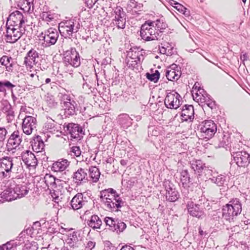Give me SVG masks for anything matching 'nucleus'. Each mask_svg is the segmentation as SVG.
<instances>
[{
    "instance_id": "obj_1",
    "label": "nucleus",
    "mask_w": 250,
    "mask_h": 250,
    "mask_svg": "<svg viewBox=\"0 0 250 250\" xmlns=\"http://www.w3.org/2000/svg\"><path fill=\"white\" fill-rule=\"evenodd\" d=\"M100 199L105 210L109 211H118L124 204L120 195L113 188L101 191Z\"/></svg>"
},
{
    "instance_id": "obj_2",
    "label": "nucleus",
    "mask_w": 250,
    "mask_h": 250,
    "mask_svg": "<svg viewBox=\"0 0 250 250\" xmlns=\"http://www.w3.org/2000/svg\"><path fill=\"white\" fill-rule=\"evenodd\" d=\"M242 210V204L239 199H232L223 207V217L229 222L234 221L236 217L241 214Z\"/></svg>"
},
{
    "instance_id": "obj_3",
    "label": "nucleus",
    "mask_w": 250,
    "mask_h": 250,
    "mask_svg": "<svg viewBox=\"0 0 250 250\" xmlns=\"http://www.w3.org/2000/svg\"><path fill=\"white\" fill-rule=\"evenodd\" d=\"M80 28L79 19L76 18L64 21L59 24V31L64 38H71L73 33H77Z\"/></svg>"
},
{
    "instance_id": "obj_4",
    "label": "nucleus",
    "mask_w": 250,
    "mask_h": 250,
    "mask_svg": "<svg viewBox=\"0 0 250 250\" xmlns=\"http://www.w3.org/2000/svg\"><path fill=\"white\" fill-rule=\"evenodd\" d=\"M162 34H160L156 29L152 27L148 21H146L143 24L140 30V36L142 39L145 41H151L158 40L162 37Z\"/></svg>"
},
{
    "instance_id": "obj_5",
    "label": "nucleus",
    "mask_w": 250,
    "mask_h": 250,
    "mask_svg": "<svg viewBox=\"0 0 250 250\" xmlns=\"http://www.w3.org/2000/svg\"><path fill=\"white\" fill-rule=\"evenodd\" d=\"M39 37L40 40L43 41L42 46L48 47L56 43L59 38V33L57 29L51 27L41 33Z\"/></svg>"
},
{
    "instance_id": "obj_6",
    "label": "nucleus",
    "mask_w": 250,
    "mask_h": 250,
    "mask_svg": "<svg viewBox=\"0 0 250 250\" xmlns=\"http://www.w3.org/2000/svg\"><path fill=\"white\" fill-rule=\"evenodd\" d=\"M201 137L203 139L209 140L211 138L217 131V125L211 120L203 122L199 126Z\"/></svg>"
},
{
    "instance_id": "obj_7",
    "label": "nucleus",
    "mask_w": 250,
    "mask_h": 250,
    "mask_svg": "<svg viewBox=\"0 0 250 250\" xmlns=\"http://www.w3.org/2000/svg\"><path fill=\"white\" fill-rule=\"evenodd\" d=\"M112 24L118 29H123L126 23V13L123 9L120 6L115 7L112 14Z\"/></svg>"
},
{
    "instance_id": "obj_8",
    "label": "nucleus",
    "mask_w": 250,
    "mask_h": 250,
    "mask_svg": "<svg viewBox=\"0 0 250 250\" xmlns=\"http://www.w3.org/2000/svg\"><path fill=\"white\" fill-rule=\"evenodd\" d=\"M63 61L66 64H69L74 67L80 65V57L76 48H71L64 52Z\"/></svg>"
},
{
    "instance_id": "obj_9",
    "label": "nucleus",
    "mask_w": 250,
    "mask_h": 250,
    "mask_svg": "<svg viewBox=\"0 0 250 250\" xmlns=\"http://www.w3.org/2000/svg\"><path fill=\"white\" fill-rule=\"evenodd\" d=\"M6 32L5 40L6 42L9 43H15L22 35L24 32V29L16 28V27L6 25Z\"/></svg>"
},
{
    "instance_id": "obj_10",
    "label": "nucleus",
    "mask_w": 250,
    "mask_h": 250,
    "mask_svg": "<svg viewBox=\"0 0 250 250\" xmlns=\"http://www.w3.org/2000/svg\"><path fill=\"white\" fill-rule=\"evenodd\" d=\"M163 185L166 190V200L170 202H174L178 200L180 194L173 183L169 180H165Z\"/></svg>"
},
{
    "instance_id": "obj_11",
    "label": "nucleus",
    "mask_w": 250,
    "mask_h": 250,
    "mask_svg": "<svg viewBox=\"0 0 250 250\" xmlns=\"http://www.w3.org/2000/svg\"><path fill=\"white\" fill-rule=\"evenodd\" d=\"M25 20L21 12L16 10L12 12L9 16L7 21L6 25L23 29V27H25L23 26Z\"/></svg>"
},
{
    "instance_id": "obj_12",
    "label": "nucleus",
    "mask_w": 250,
    "mask_h": 250,
    "mask_svg": "<svg viewBox=\"0 0 250 250\" xmlns=\"http://www.w3.org/2000/svg\"><path fill=\"white\" fill-rule=\"evenodd\" d=\"M181 97L177 92L168 93L165 99V104L168 108L177 109L181 104Z\"/></svg>"
},
{
    "instance_id": "obj_13",
    "label": "nucleus",
    "mask_w": 250,
    "mask_h": 250,
    "mask_svg": "<svg viewBox=\"0 0 250 250\" xmlns=\"http://www.w3.org/2000/svg\"><path fill=\"white\" fill-rule=\"evenodd\" d=\"M234 149L232 151L234 162L238 167H247L250 163V155L246 151H235Z\"/></svg>"
},
{
    "instance_id": "obj_14",
    "label": "nucleus",
    "mask_w": 250,
    "mask_h": 250,
    "mask_svg": "<svg viewBox=\"0 0 250 250\" xmlns=\"http://www.w3.org/2000/svg\"><path fill=\"white\" fill-rule=\"evenodd\" d=\"M22 133L19 130H15L11 134L6 144L7 151H13L19 146L22 142Z\"/></svg>"
},
{
    "instance_id": "obj_15",
    "label": "nucleus",
    "mask_w": 250,
    "mask_h": 250,
    "mask_svg": "<svg viewBox=\"0 0 250 250\" xmlns=\"http://www.w3.org/2000/svg\"><path fill=\"white\" fill-rule=\"evenodd\" d=\"M108 229L117 233L122 232L126 227V224L118 219H114L112 218L106 217L104 220Z\"/></svg>"
},
{
    "instance_id": "obj_16",
    "label": "nucleus",
    "mask_w": 250,
    "mask_h": 250,
    "mask_svg": "<svg viewBox=\"0 0 250 250\" xmlns=\"http://www.w3.org/2000/svg\"><path fill=\"white\" fill-rule=\"evenodd\" d=\"M38 52L34 48L31 49L26 54L24 58L23 64L25 65L26 69L29 70L33 67L37 62L36 60L39 58Z\"/></svg>"
},
{
    "instance_id": "obj_17",
    "label": "nucleus",
    "mask_w": 250,
    "mask_h": 250,
    "mask_svg": "<svg viewBox=\"0 0 250 250\" xmlns=\"http://www.w3.org/2000/svg\"><path fill=\"white\" fill-rule=\"evenodd\" d=\"M37 125L36 119L31 116H26L22 121V129L26 135L32 134L33 130L36 128Z\"/></svg>"
},
{
    "instance_id": "obj_18",
    "label": "nucleus",
    "mask_w": 250,
    "mask_h": 250,
    "mask_svg": "<svg viewBox=\"0 0 250 250\" xmlns=\"http://www.w3.org/2000/svg\"><path fill=\"white\" fill-rule=\"evenodd\" d=\"M22 161L29 169L34 168L38 164V161L35 155L29 150H25L21 153Z\"/></svg>"
},
{
    "instance_id": "obj_19",
    "label": "nucleus",
    "mask_w": 250,
    "mask_h": 250,
    "mask_svg": "<svg viewBox=\"0 0 250 250\" xmlns=\"http://www.w3.org/2000/svg\"><path fill=\"white\" fill-rule=\"evenodd\" d=\"M41 181L42 182L44 183L45 184V186L42 185V187L44 188H47L48 189H51L52 190L56 188L57 185H59L61 182L60 179L55 178L54 176L49 174H45L44 178Z\"/></svg>"
},
{
    "instance_id": "obj_20",
    "label": "nucleus",
    "mask_w": 250,
    "mask_h": 250,
    "mask_svg": "<svg viewBox=\"0 0 250 250\" xmlns=\"http://www.w3.org/2000/svg\"><path fill=\"white\" fill-rule=\"evenodd\" d=\"M68 133L70 135L71 139L81 140L83 134V129L78 124L73 123L69 124L67 126Z\"/></svg>"
},
{
    "instance_id": "obj_21",
    "label": "nucleus",
    "mask_w": 250,
    "mask_h": 250,
    "mask_svg": "<svg viewBox=\"0 0 250 250\" xmlns=\"http://www.w3.org/2000/svg\"><path fill=\"white\" fill-rule=\"evenodd\" d=\"M181 120L182 121L192 122L194 118V111L192 105H185L181 111Z\"/></svg>"
},
{
    "instance_id": "obj_22",
    "label": "nucleus",
    "mask_w": 250,
    "mask_h": 250,
    "mask_svg": "<svg viewBox=\"0 0 250 250\" xmlns=\"http://www.w3.org/2000/svg\"><path fill=\"white\" fill-rule=\"evenodd\" d=\"M200 206L199 204L194 203L192 201L188 202L187 206L189 214L197 218L201 217L204 214L202 208Z\"/></svg>"
},
{
    "instance_id": "obj_23",
    "label": "nucleus",
    "mask_w": 250,
    "mask_h": 250,
    "mask_svg": "<svg viewBox=\"0 0 250 250\" xmlns=\"http://www.w3.org/2000/svg\"><path fill=\"white\" fill-rule=\"evenodd\" d=\"M73 182L78 186L86 183L87 181L86 170L80 168L74 173L72 176Z\"/></svg>"
},
{
    "instance_id": "obj_24",
    "label": "nucleus",
    "mask_w": 250,
    "mask_h": 250,
    "mask_svg": "<svg viewBox=\"0 0 250 250\" xmlns=\"http://www.w3.org/2000/svg\"><path fill=\"white\" fill-rule=\"evenodd\" d=\"M14 188L8 187L0 194V202L11 201L17 199V195H15Z\"/></svg>"
},
{
    "instance_id": "obj_25",
    "label": "nucleus",
    "mask_w": 250,
    "mask_h": 250,
    "mask_svg": "<svg viewBox=\"0 0 250 250\" xmlns=\"http://www.w3.org/2000/svg\"><path fill=\"white\" fill-rule=\"evenodd\" d=\"M145 51L139 48H131L127 56L130 60H135L138 62H142L144 59Z\"/></svg>"
},
{
    "instance_id": "obj_26",
    "label": "nucleus",
    "mask_w": 250,
    "mask_h": 250,
    "mask_svg": "<svg viewBox=\"0 0 250 250\" xmlns=\"http://www.w3.org/2000/svg\"><path fill=\"white\" fill-rule=\"evenodd\" d=\"M70 162L67 159H62L54 162L51 170L54 172H62L65 170L69 166Z\"/></svg>"
},
{
    "instance_id": "obj_27",
    "label": "nucleus",
    "mask_w": 250,
    "mask_h": 250,
    "mask_svg": "<svg viewBox=\"0 0 250 250\" xmlns=\"http://www.w3.org/2000/svg\"><path fill=\"white\" fill-rule=\"evenodd\" d=\"M0 165L2 169L7 173L14 172L13 167V158L10 157H4L0 159Z\"/></svg>"
},
{
    "instance_id": "obj_28",
    "label": "nucleus",
    "mask_w": 250,
    "mask_h": 250,
    "mask_svg": "<svg viewBox=\"0 0 250 250\" xmlns=\"http://www.w3.org/2000/svg\"><path fill=\"white\" fill-rule=\"evenodd\" d=\"M86 203L83 199V194L82 193H78L74 196L71 201V206L74 210L81 208Z\"/></svg>"
},
{
    "instance_id": "obj_29",
    "label": "nucleus",
    "mask_w": 250,
    "mask_h": 250,
    "mask_svg": "<svg viewBox=\"0 0 250 250\" xmlns=\"http://www.w3.org/2000/svg\"><path fill=\"white\" fill-rule=\"evenodd\" d=\"M151 26L156 29V31L160 33V34L164 31V30L167 27V24L166 23L164 19L160 18L155 21H147Z\"/></svg>"
},
{
    "instance_id": "obj_30",
    "label": "nucleus",
    "mask_w": 250,
    "mask_h": 250,
    "mask_svg": "<svg viewBox=\"0 0 250 250\" xmlns=\"http://www.w3.org/2000/svg\"><path fill=\"white\" fill-rule=\"evenodd\" d=\"M77 104L75 101L69 102V103L62 105L63 110V114L65 117H68L75 114V108Z\"/></svg>"
},
{
    "instance_id": "obj_31",
    "label": "nucleus",
    "mask_w": 250,
    "mask_h": 250,
    "mask_svg": "<svg viewBox=\"0 0 250 250\" xmlns=\"http://www.w3.org/2000/svg\"><path fill=\"white\" fill-rule=\"evenodd\" d=\"M117 122L123 128H127L132 125V119L126 114H123L118 116Z\"/></svg>"
},
{
    "instance_id": "obj_32",
    "label": "nucleus",
    "mask_w": 250,
    "mask_h": 250,
    "mask_svg": "<svg viewBox=\"0 0 250 250\" xmlns=\"http://www.w3.org/2000/svg\"><path fill=\"white\" fill-rule=\"evenodd\" d=\"M202 173L199 175L200 178H201V180H205L208 179V180L210 181L211 178L214 175H217V173L216 171H213V170L210 169L208 167L206 166L202 170Z\"/></svg>"
},
{
    "instance_id": "obj_33",
    "label": "nucleus",
    "mask_w": 250,
    "mask_h": 250,
    "mask_svg": "<svg viewBox=\"0 0 250 250\" xmlns=\"http://www.w3.org/2000/svg\"><path fill=\"white\" fill-rule=\"evenodd\" d=\"M205 166L204 164L200 160H193L191 162V167L194 171L195 173L198 176L202 173V170Z\"/></svg>"
},
{
    "instance_id": "obj_34",
    "label": "nucleus",
    "mask_w": 250,
    "mask_h": 250,
    "mask_svg": "<svg viewBox=\"0 0 250 250\" xmlns=\"http://www.w3.org/2000/svg\"><path fill=\"white\" fill-rule=\"evenodd\" d=\"M181 74V72L179 70H176L174 68H170L167 70L166 76L169 81H174L179 79Z\"/></svg>"
},
{
    "instance_id": "obj_35",
    "label": "nucleus",
    "mask_w": 250,
    "mask_h": 250,
    "mask_svg": "<svg viewBox=\"0 0 250 250\" xmlns=\"http://www.w3.org/2000/svg\"><path fill=\"white\" fill-rule=\"evenodd\" d=\"M15 195H17V198H21L27 194L29 188L26 186L17 185L14 188Z\"/></svg>"
},
{
    "instance_id": "obj_36",
    "label": "nucleus",
    "mask_w": 250,
    "mask_h": 250,
    "mask_svg": "<svg viewBox=\"0 0 250 250\" xmlns=\"http://www.w3.org/2000/svg\"><path fill=\"white\" fill-rule=\"evenodd\" d=\"M15 85L8 81H0V92L6 94V89L11 90L12 96L14 97L13 88Z\"/></svg>"
},
{
    "instance_id": "obj_37",
    "label": "nucleus",
    "mask_w": 250,
    "mask_h": 250,
    "mask_svg": "<svg viewBox=\"0 0 250 250\" xmlns=\"http://www.w3.org/2000/svg\"><path fill=\"white\" fill-rule=\"evenodd\" d=\"M88 225L93 229H100L102 224V221L99 217L96 215L91 216L90 220L87 222Z\"/></svg>"
},
{
    "instance_id": "obj_38",
    "label": "nucleus",
    "mask_w": 250,
    "mask_h": 250,
    "mask_svg": "<svg viewBox=\"0 0 250 250\" xmlns=\"http://www.w3.org/2000/svg\"><path fill=\"white\" fill-rule=\"evenodd\" d=\"M78 242V238L76 232H70L68 234V237L66 240V243L70 247H77Z\"/></svg>"
},
{
    "instance_id": "obj_39",
    "label": "nucleus",
    "mask_w": 250,
    "mask_h": 250,
    "mask_svg": "<svg viewBox=\"0 0 250 250\" xmlns=\"http://www.w3.org/2000/svg\"><path fill=\"white\" fill-rule=\"evenodd\" d=\"M33 0H19L18 6L24 11L29 12L33 7Z\"/></svg>"
},
{
    "instance_id": "obj_40",
    "label": "nucleus",
    "mask_w": 250,
    "mask_h": 250,
    "mask_svg": "<svg viewBox=\"0 0 250 250\" xmlns=\"http://www.w3.org/2000/svg\"><path fill=\"white\" fill-rule=\"evenodd\" d=\"M89 176L93 182H97L100 176L99 169L96 167H91L89 168Z\"/></svg>"
},
{
    "instance_id": "obj_41",
    "label": "nucleus",
    "mask_w": 250,
    "mask_h": 250,
    "mask_svg": "<svg viewBox=\"0 0 250 250\" xmlns=\"http://www.w3.org/2000/svg\"><path fill=\"white\" fill-rule=\"evenodd\" d=\"M32 148L37 152L42 151L44 147V142L41 139V137L38 136L36 140L32 144Z\"/></svg>"
},
{
    "instance_id": "obj_42",
    "label": "nucleus",
    "mask_w": 250,
    "mask_h": 250,
    "mask_svg": "<svg viewBox=\"0 0 250 250\" xmlns=\"http://www.w3.org/2000/svg\"><path fill=\"white\" fill-rule=\"evenodd\" d=\"M28 235L27 232L23 231L19 234V236L15 240V242L17 244V246H20L22 244L26 243L28 242Z\"/></svg>"
},
{
    "instance_id": "obj_43",
    "label": "nucleus",
    "mask_w": 250,
    "mask_h": 250,
    "mask_svg": "<svg viewBox=\"0 0 250 250\" xmlns=\"http://www.w3.org/2000/svg\"><path fill=\"white\" fill-rule=\"evenodd\" d=\"M12 60L11 57H9L7 56H3L0 59V64L1 65H4L6 67V70L10 71L12 70L13 66L12 64L10 63V61Z\"/></svg>"
},
{
    "instance_id": "obj_44",
    "label": "nucleus",
    "mask_w": 250,
    "mask_h": 250,
    "mask_svg": "<svg viewBox=\"0 0 250 250\" xmlns=\"http://www.w3.org/2000/svg\"><path fill=\"white\" fill-rule=\"evenodd\" d=\"M226 181V176L220 174L219 175H214L213 176L210 178V181L212 183L215 184L218 186H222Z\"/></svg>"
},
{
    "instance_id": "obj_45",
    "label": "nucleus",
    "mask_w": 250,
    "mask_h": 250,
    "mask_svg": "<svg viewBox=\"0 0 250 250\" xmlns=\"http://www.w3.org/2000/svg\"><path fill=\"white\" fill-rule=\"evenodd\" d=\"M58 97L60 100L62 105H63L65 104L69 103V102H71L72 101H75L72 98H71L70 95H68L65 92L59 93L58 94Z\"/></svg>"
},
{
    "instance_id": "obj_46",
    "label": "nucleus",
    "mask_w": 250,
    "mask_h": 250,
    "mask_svg": "<svg viewBox=\"0 0 250 250\" xmlns=\"http://www.w3.org/2000/svg\"><path fill=\"white\" fill-rule=\"evenodd\" d=\"M181 182L183 186L186 187L190 181V177L188 170L184 169L181 172Z\"/></svg>"
},
{
    "instance_id": "obj_47",
    "label": "nucleus",
    "mask_w": 250,
    "mask_h": 250,
    "mask_svg": "<svg viewBox=\"0 0 250 250\" xmlns=\"http://www.w3.org/2000/svg\"><path fill=\"white\" fill-rule=\"evenodd\" d=\"M171 5L176 9L179 12L184 14L185 16L189 15V11L182 4L177 2L174 0H172L170 2Z\"/></svg>"
},
{
    "instance_id": "obj_48",
    "label": "nucleus",
    "mask_w": 250,
    "mask_h": 250,
    "mask_svg": "<svg viewBox=\"0 0 250 250\" xmlns=\"http://www.w3.org/2000/svg\"><path fill=\"white\" fill-rule=\"evenodd\" d=\"M161 127L155 125H151L148 127V136H158L161 133Z\"/></svg>"
},
{
    "instance_id": "obj_49",
    "label": "nucleus",
    "mask_w": 250,
    "mask_h": 250,
    "mask_svg": "<svg viewBox=\"0 0 250 250\" xmlns=\"http://www.w3.org/2000/svg\"><path fill=\"white\" fill-rule=\"evenodd\" d=\"M41 16L43 21L48 22L52 21L55 19V15L51 11H48L43 12Z\"/></svg>"
},
{
    "instance_id": "obj_50",
    "label": "nucleus",
    "mask_w": 250,
    "mask_h": 250,
    "mask_svg": "<svg viewBox=\"0 0 250 250\" xmlns=\"http://www.w3.org/2000/svg\"><path fill=\"white\" fill-rule=\"evenodd\" d=\"M146 78L151 82L156 83L160 78V73L158 70H155V72L152 74L146 73Z\"/></svg>"
},
{
    "instance_id": "obj_51",
    "label": "nucleus",
    "mask_w": 250,
    "mask_h": 250,
    "mask_svg": "<svg viewBox=\"0 0 250 250\" xmlns=\"http://www.w3.org/2000/svg\"><path fill=\"white\" fill-rule=\"evenodd\" d=\"M3 250H14L13 249L16 248L17 244L15 242V240H11L2 246Z\"/></svg>"
},
{
    "instance_id": "obj_52",
    "label": "nucleus",
    "mask_w": 250,
    "mask_h": 250,
    "mask_svg": "<svg viewBox=\"0 0 250 250\" xmlns=\"http://www.w3.org/2000/svg\"><path fill=\"white\" fill-rule=\"evenodd\" d=\"M45 101L48 106L51 108L56 107L58 105V103L55 102L54 98L52 96H47Z\"/></svg>"
},
{
    "instance_id": "obj_53",
    "label": "nucleus",
    "mask_w": 250,
    "mask_h": 250,
    "mask_svg": "<svg viewBox=\"0 0 250 250\" xmlns=\"http://www.w3.org/2000/svg\"><path fill=\"white\" fill-rule=\"evenodd\" d=\"M45 129L48 132L55 134L56 132H58L57 128L55 127V124L51 123H47L45 124Z\"/></svg>"
},
{
    "instance_id": "obj_54",
    "label": "nucleus",
    "mask_w": 250,
    "mask_h": 250,
    "mask_svg": "<svg viewBox=\"0 0 250 250\" xmlns=\"http://www.w3.org/2000/svg\"><path fill=\"white\" fill-rule=\"evenodd\" d=\"M202 102H201V103H204L211 108H212L214 107L215 103L211 99V97L210 96H206L204 97V98H202Z\"/></svg>"
},
{
    "instance_id": "obj_55",
    "label": "nucleus",
    "mask_w": 250,
    "mask_h": 250,
    "mask_svg": "<svg viewBox=\"0 0 250 250\" xmlns=\"http://www.w3.org/2000/svg\"><path fill=\"white\" fill-rule=\"evenodd\" d=\"M38 249V244L35 242L30 243L28 241L24 246V250H37Z\"/></svg>"
},
{
    "instance_id": "obj_56",
    "label": "nucleus",
    "mask_w": 250,
    "mask_h": 250,
    "mask_svg": "<svg viewBox=\"0 0 250 250\" xmlns=\"http://www.w3.org/2000/svg\"><path fill=\"white\" fill-rule=\"evenodd\" d=\"M11 109V105L7 101H5L1 103V111L3 113H6Z\"/></svg>"
},
{
    "instance_id": "obj_57",
    "label": "nucleus",
    "mask_w": 250,
    "mask_h": 250,
    "mask_svg": "<svg viewBox=\"0 0 250 250\" xmlns=\"http://www.w3.org/2000/svg\"><path fill=\"white\" fill-rule=\"evenodd\" d=\"M70 153L72 156L79 157L81 154V151L79 146H74L71 147Z\"/></svg>"
},
{
    "instance_id": "obj_58",
    "label": "nucleus",
    "mask_w": 250,
    "mask_h": 250,
    "mask_svg": "<svg viewBox=\"0 0 250 250\" xmlns=\"http://www.w3.org/2000/svg\"><path fill=\"white\" fill-rule=\"evenodd\" d=\"M141 62H138L135 60H128L127 64L129 67L132 69L137 68L141 64Z\"/></svg>"
},
{
    "instance_id": "obj_59",
    "label": "nucleus",
    "mask_w": 250,
    "mask_h": 250,
    "mask_svg": "<svg viewBox=\"0 0 250 250\" xmlns=\"http://www.w3.org/2000/svg\"><path fill=\"white\" fill-rule=\"evenodd\" d=\"M7 133V131L4 127H0V144H3Z\"/></svg>"
},
{
    "instance_id": "obj_60",
    "label": "nucleus",
    "mask_w": 250,
    "mask_h": 250,
    "mask_svg": "<svg viewBox=\"0 0 250 250\" xmlns=\"http://www.w3.org/2000/svg\"><path fill=\"white\" fill-rule=\"evenodd\" d=\"M195 95H196V97H195V99L199 101L200 100V102H202V98H204V97H205L206 96H209L207 92L206 91H205L204 93H203V95H200L199 94H198V92H196L195 93Z\"/></svg>"
},
{
    "instance_id": "obj_61",
    "label": "nucleus",
    "mask_w": 250,
    "mask_h": 250,
    "mask_svg": "<svg viewBox=\"0 0 250 250\" xmlns=\"http://www.w3.org/2000/svg\"><path fill=\"white\" fill-rule=\"evenodd\" d=\"M98 0H86L85 3L89 8H92Z\"/></svg>"
},
{
    "instance_id": "obj_62",
    "label": "nucleus",
    "mask_w": 250,
    "mask_h": 250,
    "mask_svg": "<svg viewBox=\"0 0 250 250\" xmlns=\"http://www.w3.org/2000/svg\"><path fill=\"white\" fill-rule=\"evenodd\" d=\"M7 116V120H12L14 119V111L12 110H10L8 112L6 113Z\"/></svg>"
},
{
    "instance_id": "obj_63",
    "label": "nucleus",
    "mask_w": 250,
    "mask_h": 250,
    "mask_svg": "<svg viewBox=\"0 0 250 250\" xmlns=\"http://www.w3.org/2000/svg\"><path fill=\"white\" fill-rule=\"evenodd\" d=\"M132 3L133 4H134V7L135 8L137 9V10H138L139 11H141L142 10V9L143 8V4L136 2H135L134 0L132 2Z\"/></svg>"
},
{
    "instance_id": "obj_64",
    "label": "nucleus",
    "mask_w": 250,
    "mask_h": 250,
    "mask_svg": "<svg viewBox=\"0 0 250 250\" xmlns=\"http://www.w3.org/2000/svg\"><path fill=\"white\" fill-rule=\"evenodd\" d=\"M121 250H134L133 248L129 246H123Z\"/></svg>"
}]
</instances>
